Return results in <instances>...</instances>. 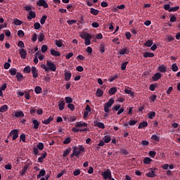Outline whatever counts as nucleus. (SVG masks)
Returning a JSON list of instances; mask_svg holds the SVG:
<instances>
[{"label": "nucleus", "instance_id": "obj_36", "mask_svg": "<svg viewBox=\"0 0 180 180\" xmlns=\"http://www.w3.org/2000/svg\"><path fill=\"white\" fill-rule=\"evenodd\" d=\"M8 110V105H4L0 108V112L1 113H4V112H6Z\"/></svg>", "mask_w": 180, "mask_h": 180}, {"label": "nucleus", "instance_id": "obj_51", "mask_svg": "<svg viewBox=\"0 0 180 180\" xmlns=\"http://www.w3.org/2000/svg\"><path fill=\"white\" fill-rule=\"evenodd\" d=\"M56 46L57 47H63V41L61 40H56Z\"/></svg>", "mask_w": 180, "mask_h": 180}, {"label": "nucleus", "instance_id": "obj_3", "mask_svg": "<svg viewBox=\"0 0 180 180\" xmlns=\"http://www.w3.org/2000/svg\"><path fill=\"white\" fill-rule=\"evenodd\" d=\"M102 176L104 179H112V172H110V169H106L101 174Z\"/></svg>", "mask_w": 180, "mask_h": 180}, {"label": "nucleus", "instance_id": "obj_1", "mask_svg": "<svg viewBox=\"0 0 180 180\" xmlns=\"http://www.w3.org/2000/svg\"><path fill=\"white\" fill-rule=\"evenodd\" d=\"M115 103L114 99H110L107 103H105L104 105V112L105 113H109V108H112V105Z\"/></svg>", "mask_w": 180, "mask_h": 180}, {"label": "nucleus", "instance_id": "obj_27", "mask_svg": "<svg viewBox=\"0 0 180 180\" xmlns=\"http://www.w3.org/2000/svg\"><path fill=\"white\" fill-rule=\"evenodd\" d=\"M71 153V147H69L68 149H65L63 151V157L65 158L68 157V155Z\"/></svg>", "mask_w": 180, "mask_h": 180}, {"label": "nucleus", "instance_id": "obj_49", "mask_svg": "<svg viewBox=\"0 0 180 180\" xmlns=\"http://www.w3.org/2000/svg\"><path fill=\"white\" fill-rule=\"evenodd\" d=\"M179 6H176L175 7L170 8L169 12H176V11H179Z\"/></svg>", "mask_w": 180, "mask_h": 180}, {"label": "nucleus", "instance_id": "obj_32", "mask_svg": "<svg viewBox=\"0 0 180 180\" xmlns=\"http://www.w3.org/2000/svg\"><path fill=\"white\" fill-rule=\"evenodd\" d=\"M41 91H43V89H41V87H40V86H37L34 88V92L35 94H37V95H39V94H41Z\"/></svg>", "mask_w": 180, "mask_h": 180}, {"label": "nucleus", "instance_id": "obj_6", "mask_svg": "<svg viewBox=\"0 0 180 180\" xmlns=\"http://www.w3.org/2000/svg\"><path fill=\"white\" fill-rule=\"evenodd\" d=\"M155 171H157V169L155 168L150 169V171L146 174V176L154 178L155 176Z\"/></svg>", "mask_w": 180, "mask_h": 180}, {"label": "nucleus", "instance_id": "obj_16", "mask_svg": "<svg viewBox=\"0 0 180 180\" xmlns=\"http://www.w3.org/2000/svg\"><path fill=\"white\" fill-rule=\"evenodd\" d=\"M50 51H51V56H53L54 57H60V56H61V53H60V52L53 49H51Z\"/></svg>", "mask_w": 180, "mask_h": 180}, {"label": "nucleus", "instance_id": "obj_17", "mask_svg": "<svg viewBox=\"0 0 180 180\" xmlns=\"http://www.w3.org/2000/svg\"><path fill=\"white\" fill-rule=\"evenodd\" d=\"M34 18H36V13L33 11H30L29 15L27 16V19L32 20V19H34Z\"/></svg>", "mask_w": 180, "mask_h": 180}, {"label": "nucleus", "instance_id": "obj_28", "mask_svg": "<svg viewBox=\"0 0 180 180\" xmlns=\"http://www.w3.org/2000/svg\"><path fill=\"white\" fill-rule=\"evenodd\" d=\"M116 92H117V89L116 87H112L110 89L108 94L109 95H115Z\"/></svg>", "mask_w": 180, "mask_h": 180}, {"label": "nucleus", "instance_id": "obj_48", "mask_svg": "<svg viewBox=\"0 0 180 180\" xmlns=\"http://www.w3.org/2000/svg\"><path fill=\"white\" fill-rule=\"evenodd\" d=\"M49 49V47L47 46V45H42L41 50L42 53H46V51H47V50Z\"/></svg>", "mask_w": 180, "mask_h": 180}, {"label": "nucleus", "instance_id": "obj_31", "mask_svg": "<svg viewBox=\"0 0 180 180\" xmlns=\"http://www.w3.org/2000/svg\"><path fill=\"white\" fill-rule=\"evenodd\" d=\"M96 96L101 98V96H103V91L101 89H98L96 92Z\"/></svg>", "mask_w": 180, "mask_h": 180}, {"label": "nucleus", "instance_id": "obj_2", "mask_svg": "<svg viewBox=\"0 0 180 180\" xmlns=\"http://www.w3.org/2000/svg\"><path fill=\"white\" fill-rule=\"evenodd\" d=\"M46 65L48 67L47 68L48 72H49V71L55 72L56 70H57V67H56V65L54 63H53L51 60H47Z\"/></svg>", "mask_w": 180, "mask_h": 180}, {"label": "nucleus", "instance_id": "obj_8", "mask_svg": "<svg viewBox=\"0 0 180 180\" xmlns=\"http://www.w3.org/2000/svg\"><path fill=\"white\" fill-rule=\"evenodd\" d=\"M106 51V44L105 43H101L99 46L98 51H100L101 54H104Z\"/></svg>", "mask_w": 180, "mask_h": 180}, {"label": "nucleus", "instance_id": "obj_62", "mask_svg": "<svg viewBox=\"0 0 180 180\" xmlns=\"http://www.w3.org/2000/svg\"><path fill=\"white\" fill-rule=\"evenodd\" d=\"M141 144L142 146H143L144 147H147V146H148V144H150V142H148V141H142L141 142Z\"/></svg>", "mask_w": 180, "mask_h": 180}, {"label": "nucleus", "instance_id": "obj_26", "mask_svg": "<svg viewBox=\"0 0 180 180\" xmlns=\"http://www.w3.org/2000/svg\"><path fill=\"white\" fill-rule=\"evenodd\" d=\"M148 126V123H147V122L146 121H143L139 124L138 129H143L144 127H147Z\"/></svg>", "mask_w": 180, "mask_h": 180}, {"label": "nucleus", "instance_id": "obj_42", "mask_svg": "<svg viewBox=\"0 0 180 180\" xmlns=\"http://www.w3.org/2000/svg\"><path fill=\"white\" fill-rule=\"evenodd\" d=\"M82 39H92V36L88 33H86L82 37Z\"/></svg>", "mask_w": 180, "mask_h": 180}, {"label": "nucleus", "instance_id": "obj_4", "mask_svg": "<svg viewBox=\"0 0 180 180\" xmlns=\"http://www.w3.org/2000/svg\"><path fill=\"white\" fill-rule=\"evenodd\" d=\"M9 136H13V140L15 141L19 137V130L13 129L10 132Z\"/></svg>", "mask_w": 180, "mask_h": 180}, {"label": "nucleus", "instance_id": "obj_43", "mask_svg": "<svg viewBox=\"0 0 180 180\" xmlns=\"http://www.w3.org/2000/svg\"><path fill=\"white\" fill-rule=\"evenodd\" d=\"M129 64V62H124L121 65V70L122 71H124L126 70V67H127V65Z\"/></svg>", "mask_w": 180, "mask_h": 180}, {"label": "nucleus", "instance_id": "obj_59", "mask_svg": "<svg viewBox=\"0 0 180 180\" xmlns=\"http://www.w3.org/2000/svg\"><path fill=\"white\" fill-rule=\"evenodd\" d=\"M18 46L20 47V49H24L25 43H23L22 41H20L18 43Z\"/></svg>", "mask_w": 180, "mask_h": 180}, {"label": "nucleus", "instance_id": "obj_18", "mask_svg": "<svg viewBox=\"0 0 180 180\" xmlns=\"http://www.w3.org/2000/svg\"><path fill=\"white\" fill-rule=\"evenodd\" d=\"M90 13H91V15H94V16H98V15H99V10L91 8Z\"/></svg>", "mask_w": 180, "mask_h": 180}, {"label": "nucleus", "instance_id": "obj_21", "mask_svg": "<svg viewBox=\"0 0 180 180\" xmlns=\"http://www.w3.org/2000/svg\"><path fill=\"white\" fill-rule=\"evenodd\" d=\"M54 118L52 117H49L48 119L42 120L43 124H50L51 122H53Z\"/></svg>", "mask_w": 180, "mask_h": 180}, {"label": "nucleus", "instance_id": "obj_33", "mask_svg": "<svg viewBox=\"0 0 180 180\" xmlns=\"http://www.w3.org/2000/svg\"><path fill=\"white\" fill-rule=\"evenodd\" d=\"M16 78H17V81L20 82V81H22L23 79V75H22V73L20 72H17Z\"/></svg>", "mask_w": 180, "mask_h": 180}, {"label": "nucleus", "instance_id": "obj_56", "mask_svg": "<svg viewBox=\"0 0 180 180\" xmlns=\"http://www.w3.org/2000/svg\"><path fill=\"white\" fill-rule=\"evenodd\" d=\"M129 126H135V124H137V120H131L129 122Z\"/></svg>", "mask_w": 180, "mask_h": 180}, {"label": "nucleus", "instance_id": "obj_44", "mask_svg": "<svg viewBox=\"0 0 180 180\" xmlns=\"http://www.w3.org/2000/svg\"><path fill=\"white\" fill-rule=\"evenodd\" d=\"M172 70L174 71V72H176V71H178V66L176 65V63L172 64Z\"/></svg>", "mask_w": 180, "mask_h": 180}, {"label": "nucleus", "instance_id": "obj_58", "mask_svg": "<svg viewBox=\"0 0 180 180\" xmlns=\"http://www.w3.org/2000/svg\"><path fill=\"white\" fill-rule=\"evenodd\" d=\"M71 143V138L67 137L63 141V144H70Z\"/></svg>", "mask_w": 180, "mask_h": 180}, {"label": "nucleus", "instance_id": "obj_30", "mask_svg": "<svg viewBox=\"0 0 180 180\" xmlns=\"http://www.w3.org/2000/svg\"><path fill=\"white\" fill-rule=\"evenodd\" d=\"M28 168H29V166H25L24 168L22 169L20 172V175H22V176H25V175H26V172Z\"/></svg>", "mask_w": 180, "mask_h": 180}, {"label": "nucleus", "instance_id": "obj_22", "mask_svg": "<svg viewBox=\"0 0 180 180\" xmlns=\"http://www.w3.org/2000/svg\"><path fill=\"white\" fill-rule=\"evenodd\" d=\"M15 117H25V113H23V111H16L15 112Z\"/></svg>", "mask_w": 180, "mask_h": 180}, {"label": "nucleus", "instance_id": "obj_11", "mask_svg": "<svg viewBox=\"0 0 180 180\" xmlns=\"http://www.w3.org/2000/svg\"><path fill=\"white\" fill-rule=\"evenodd\" d=\"M94 123L96 127H99V129H105V124L103 122H98L96 120H95Z\"/></svg>", "mask_w": 180, "mask_h": 180}, {"label": "nucleus", "instance_id": "obj_41", "mask_svg": "<svg viewBox=\"0 0 180 180\" xmlns=\"http://www.w3.org/2000/svg\"><path fill=\"white\" fill-rule=\"evenodd\" d=\"M14 25H16V26H20L22 25V20H20L18 18H15L13 21Z\"/></svg>", "mask_w": 180, "mask_h": 180}, {"label": "nucleus", "instance_id": "obj_40", "mask_svg": "<svg viewBox=\"0 0 180 180\" xmlns=\"http://www.w3.org/2000/svg\"><path fill=\"white\" fill-rule=\"evenodd\" d=\"M20 141H22V143H26V135L25 134H22L20 136Z\"/></svg>", "mask_w": 180, "mask_h": 180}, {"label": "nucleus", "instance_id": "obj_57", "mask_svg": "<svg viewBox=\"0 0 180 180\" xmlns=\"http://www.w3.org/2000/svg\"><path fill=\"white\" fill-rule=\"evenodd\" d=\"M68 108L72 111L75 110V106L72 103L68 104Z\"/></svg>", "mask_w": 180, "mask_h": 180}, {"label": "nucleus", "instance_id": "obj_63", "mask_svg": "<svg viewBox=\"0 0 180 180\" xmlns=\"http://www.w3.org/2000/svg\"><path fill=\"white\" fill-rule=\"evenodd\" d=\"M25 11H27V12H31L32 11V6H24Z\"/></svg>", "mask_w": 180, "mask_h": 180}, {"label": "nucleus", "instance_id": "obj_25", "mask_svg": "<svg viewBox=\"0 0 180 180\" xmlns=\"http://www.w3.org/2000/svg\"><path fill=\"white\" fill-rule=\"evenodd\" d=\"M153 160L148 157H146L143 159V164H146V165H150L151 164Z\"/></svg>", "mask_w": 180, "mask_h": 180}, {"label": "nucleus", "instance_id": "obj_12", "mask_svg": "<svg viewBox=\"0 0 180 180\" xmlns=\"http://www.w3.org/2000/svg\"><path fill=\"white\" fill-rule=\"evenodd\" d=\"M20 56L21 58L24 59L26 58V56H27V52L25 50V49H21L20 51Z\"/></svg>", "mask_w": 180, "mask_h": 180}, {"label": "nucleus", "instance_id": "obj_46", "mask_svg": "<svg viewBox=\"0 0 180 180\" xmlns=\"http://www.w3.org/2000/svg\"><path fill=\"white\" fill-rule=\"evenodd\" d=\"M47 19V15H44L40 20L41 25H44L46 23V20Z\"/></svg>", "mask_w": 180, "mask_h": 180}, {"label": "nucleus", "instance_id": "obj_35", "mask_svg": "<svg viewBox=\"0 0 180 180\" xmlns=\"http://www.w3.org/2000/svg\"><path fill=\"white\" fill-rule=\"evenodd\" d=\"M38 40L39 41L41 42L43 40H44V34H43V32H40L38 36Z\"/></svg>", "mask_w": 180, "mask_h": 180}, {"label": "nucleus", "instance_id": "obj_39", "mask_svg": "<svg viewBox=\"0 0 180 180\" xmlns=\"http://www.w3.org/2000/svg\"><path fill=\"white\" fill-rule=\"evenodd\" d=\"M25 74H30V71H32V69L30 68V66H26L23 70Z\"/></svg>", "mask_w": 180, "mask_h": 180}, {"label": "nucleus", "instance_id": "obj_10", "mask_svg": "<svg viewBox=\"0 0 180 180\" xmlns=\"http://www.w3.org/2000/svg\"><path fill=\"white\" fill-rule=\"evenodd\" d=\"M31 71L33 78H37V77H39V73H37V69L36 68V67L32 66Z\"/></svg>", "mask_w": 180, "mask_h": 180}, {"label": "nucleus", "instance_id": "obj_37", "mask_svg": "<svg viewBox=\"0 0 180 180\" xmlns=\"http://www.w3.org/2000/svg\"><path fill=\"white\" fill-rule=\"evenodd\" d=\"M104 143H110L112 138L110 136H105L103 137Z\"/></svg>", "mask_w": 180, "mask_h": 180}, {"label": "nucleus", "instance_id": "obj_15", "mask_svg": "<svg viewBox=\"0 0 180 180\" xmlns=\"http://www.w3.org/2000/svg\"><path fill=\"white\" fill-rule=\"evenodd\" d=\"M75 127H88V124L84 122H79L76 123Z\"/></svg>", "mask_w": 180, "mask_h": 180}, {"label": "nucleus", "instance_id": "obj_53", "mask_svg": "<svg viewBox=\"0 0 180 180\" xmlns=\"http://www.w3.org/2000/svg\"><path fill=\"white\" fill-rule=\"evenodd\" d=\"M81 174V170L79 169H77L73 172L74 176H78Z\"/></svg>", "mask_w": 180, "mask_h": 180}, {"label": "nucleus", "instance_id": "obj_38", "mask_svg": "<svg viewBox=\"0 0 180 180\" xmlns=\"http://www.w3.org/2000/svg\"><path fill=\"white\" fill-rule=\"evenodd\" d=\"M148 116L150 119H154L155 117V112L150 111L148 112Z\"/></svg>", "mask_w": 180, "mask_h": 180}, {"label": "nucleus", "instance_id": "obj_45", "mask_svg": "<svg viewBox=\"0 0 180 180\" xmlns=\"http://www.w3.org/2000/svg\"><path fill=\"white\" fill-rule=\"evenodd\" d=\"M73 151L76 154V157H79V154H81L82 152H80L78 149V147H75L74 149H73Z\"/></svg>", "mask_w": 180, "mask_h": 180}, {"label": "nucleus", "instance_id": "obj_5", "mask_svg": "<svg viewBox=\"0 0 180 180\" xmlns=\"http://www.w3.org/2000/svg\"><path fill=\"white\" fill-rule=\"evenodd\" d=\"M37 6H43V8H45V9H46V8H49V4L44 0H39L37 2Z\"/></svg>", "mask_w": 180, "mask_h": 180}, {"label": "nucleus", "instance_id": "obj_7", "mask_svg": "<svg viewBox=\"0 0 180 180\" xmlns=\"http://www.w3.org/2000/svg\"><path fill=\"white\" fill-rule=\"evenodd\" d=\"M58 106L59 110H64V108H65V101L64 100H60Z\"/></svg>", "mask_w": 180, "mask_h": 180}, {"label": "nucleus", "instance_id": "obj_9", "mask_svg": "<svg viewBox=\"0 0 180 180\" xmlns=\"http://www.w3.org/2000/svg\"><path fill=\"white\" fill-rule=\"evenodd\" d=\"M129 53H130V50L127 47H125L119 51V54H120L121 56H124V54H129Z\"/></svg>", "mask_w": 180, "mask_h": 180}, {"label": "nucleus", "instance_id": "obj_24", "mask_svg": "<svg viewBox=\"0 0 180 180\" xmlns=\"http://www.w3.org/2000/svg\"><path fill=\"white\" fill-rule=\"evenodd\" d=\"M124 92H125V94H127V95H130V96H131L132 98H134V91H132L131 90L128 89H124Z\"/></svg>", "mask_w": 180, "mask_h": 180}, {"label": "nucleus", "instance_id": "obj_61", "mask_svg": "<svg viewBox=\"0 0 180 180\" xmlns=\"http://www.w3.org/2000/svg\"><path fill=\"white\" fill-rule=\"evenodd\" d=\"M37 40V34L34 33L32 37V41L34 42V43H36Z\"/></svg>", "mask_w": 180, "mask_h": 180}, {"label": "nucleus", "instance_id": "obj_19", "mask_svg": "<svg viewBox=\"0 0 180 180\" xmlns=\"http://www.w3.org/2000/svg\"><path fill=\"white\" fill-rule=\"evenodd\" d=\"M9 73L12 77H15V75L18 74V70H16L15 68H11L9 70Z\"/></svg>", "mask_w": 180, "mask_h": 180}, {"label": "nucleus", "instance_id": "obj_52", "mask_svg": "<svg viewBox=\"0 0 180 180\" xmlns=\"http://www.w3.org/2000/svg\"><path fill=\"white\" fill-rule=\"evenodd\" d=\"M18 36L19 37H23L25 36V32H23V30H20L18 31Z\"/></svg>", "mask_w": 180, "mask_h": 180}, {"label": "nucleus", "instance_id": "obj_60", "mask_svg": "<svg viewBox=\"0 0 180 180\" xmlns=\"http://www.w3.org/2000/svg\"><path fill=\"white\" fill-rule=\"evenodd\" d=\"M67 23L68 25H74V23H77V20H67Z\"/></svg>", "mask_w": 180, "mask_h": 180}, {"label": "nucleus", "instance_id": "obj_64", "mask_svg": "<svg viewBox=\"0 0 180 180\" xmlns=\"http://www.w3.org/2000/svg\"><path fill=\"white\" fill-rule=\"evenodd\" d=\"M5 169H12V164L8 163L4 166Z\"/></svg>", "mask_w": 180, "mask_h": 180}, {"label": "nucleus", "instance_id": "obj_54", "mask_svg": "<svg viewBox=\"0 0 180 180\" xmlns=\"http://www.w3.org/2000/svg\"><path fill=\"white\" fill-rule=\"evenodd\" d=\"M149 155L150 157H151L152 158H155V155H157V153L155 151H153V150H150L149 152Z\"/></svg>", "mask_w": 180, "mask_h": 180}, {"label": "nucleus", "instance_id": "obj_13", "mask_svg": "<svg viewBox=\"0 0 180 180\" xmlns=\"http://www.w3.org/2000/svg\"><path fill=\"white\" fill-rule=\"evenodd\" d=\"M32 123L34 124L33 129L34 130H37V129H39V127H40V122H38L37 120H33Z\"/></svg>", "mask_w": 180, "mask_h": 180}, {"label": "nucleus", "instance_id": "obj_50", "mask_svg": "<svg viewBox=\"0 0 180 180\" xmlns=\"http://www.w3.org/2000/svg\"><path fill=\"white\" fill-rule=\"evenodd\" d=\"M65 101L66 103H68V104L72 103V98H71V97H65Z\"/></svg>", "mask_w": 180, "mask_h": 180}, {"label": "nucleus", "instance_id": "obj_47", "mask_svg": "<svg viewBox=\"0 0 180 180\" xmlns=\"http://www.w3.org/2000/svg\"><path fill=\"white\" fill-rule=\"evenodd\" d=\"M37 148L41 150H43L44 148V144L43 143H38L37 146Z\"/></svg>", "mask_w": 180, "mask_h": 180}, {"label": "nucleus", "instance_id": "obj_29", "mask_svg": "<svg viewBox=\"0 0 180 180\" xmlns=\"http://www.w3.org/2000/svg\"><path fill=\"white\" fill-rule=\"evenodd\" d=\"M160 72H167V67L164 65H161L158 67Z\"/></svg>", "mask_w": 180, "mask_h": 180}, {"label": "nucleus", "instance_id": "obj_34", "mask_svg": "<svg viewBox=\"0 0 180 180\" xmlns=\"http://www.w3.org/2000/svg\"><path fill=\"white\" fill-rule=\"evenodd\" d=\"M153 44V40L149 39L148 40L145 44L144 46H146V47H151V46Z\"/></svg>", "mask_w": 180, "mask_h": 180}, {"label": "nucleus", "instance_id": "obj_23", "mask_svg": "<svg viewBox=\"0 0 180 180\" xmlns=\"http://www.w3.org/2000/svg\"><path fill=\"white\" fill-rule=\"evenodd\" d=\"M72 76V74L71 73V72H65V81H70V79H71Z\"/></svg>", "mask_w": 180, "mask_h": 180}, {"label": "nucleus", "instance_id": "obj_55", "mask_svg": "<svg viewBox=\"0 0 180 180\" xmlns=\"http://www.w3.org/2000/svg\"><path fill=\"white\" fill-rule=\"evenodd\" d=\"M151 139L154 140L155 141H160V136L157 135H152Z\"/></svg>", "mask_w": 180, "mask_h": 180}, {"label": "nucleus", "instance_id": "obj_14", "mask_svg": "<svg viewBox=\"0 0 180 180\" xmlns=\"http://www.w3.org/2000/svg\"><path fill=\"white\" fill-rule=\"evenodd\" d=\"M152 79L155 82H157L158 81V79H161V73L160 72H157L155 73L153 77H152Z\"/></svg>", "mask_w": 180, "mask_h": 180}, {"label": "nucleus", "instance_id": "obj_20", "mask_svg": "<svg viewBox=\"0 0 180 180\" xmlns=\"http://www.w3.org/2000/svg\"><path fill=\"white\" fill-rule=\"evenodd\" d=\"M154 53H150V52H146L143 53V56L144 57V58H152L153 57H154Z\"/></svg>", "mask_w": 180, "mask_h": 180}]
</instances>
